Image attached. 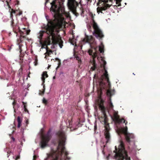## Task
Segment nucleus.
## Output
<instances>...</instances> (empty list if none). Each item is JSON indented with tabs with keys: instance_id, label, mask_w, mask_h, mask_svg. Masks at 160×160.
Wrapping results in <instances>:
<instances>
[{
	"instance_id": "f257e3e1",
	"label": "nucleus",
	"mask_w": 160,
	"mask_h": 160,
	"mask_svg": "<svg viewBox=\"0 0 160 160\" xmlns=\"http://www.w3.org/2000/svg\"><path fill=\"white\" fill-rule=\"evenodd\" d=\"M104 101L100 99L98 102V106L99 109L105 115L108 112L110 116L112 119L114 123L115 130L117 133L121 138L125 137L126 141L128 143V150H127L124 147V143L120 141L119 142L118 149L116 146L115 147V150L111 155L109 153L106 156V158L108 160L109 157H112L116 160H130V157L128 155V152L131 156L135 155L136 153V146L135 145L134 142V136L132 133H130L128 132V128L123 127L122 124L125 123V125L127 122L123 118L120 119L118 115V112L113 109V105L111 101V98H109L108 100L107 107H106L103 105Z\"/></svg>"
},
{
	"instance_id": "f03ea898",
	"label": "nucleus",
	"mask_w": 160,
	"mask_h": 160,
	"mask_svg": "<svg viewBox=\"0 0 160 160\" xmlns=\"http://www.w3.org/2000/svg\"><path fill=\"white\" fill-rule=\"evenodd\" d=\"M64 1V0H53L51 3V11L54 19H50L49 16L45 15L48 21L47 28L44 31H40L38 34V37L40 40L42 38L50 39V36L52 38L54 37L62 22L65 20L64 16L66 17L67 15L63 5Z\"/></svg>"
},
{
	"instance_id": "7ed1b4c3",
	"label": "nucleus",
	"mask_w": 160,
	"mask_h": 160,
	"mask_svg": "<svg viewBox=\"0 0 160 160\" xmlns=\"http://www.w3.org/2000/svg\"><path fill=\"white\" fill-rule=\"evenodd\" d=\"M58 139L57 142L52 141L56 146V150L52 149L51 151L47 153V157L44 160H70V158L67 156L69 154L66 151L64 146L66 139L65 133H57Z\"/></svg>"
},
{
	"instance_id": "20e7f679",
	"label": "nucleus",
	"mask_w": 160,
	"mask_h": 160,
	"mask_svg": "<svg viewBox=\"0 0 160 160\" xmlns=\"http://www.w3.org/2000/svg\"><path fill=\"white\" fill-rule=\"evenodd\" d=\"M100 58L101 59V65L102 67L103 68V70L104 71H102L104 72L102 74H100V75L101 76L102 78H105L106 82H105L102 79L98 82L99 87L101 92H102L103 90H105L107 96L109 97H111L113 94V92L114 90L112 91L110 89L111 84L108 78V72L105 67L107 62L104 60L102 57L101 56Z\"/></svg>"
},
{
	"instance_id": "39448f33",
	"label": "nucleus",
	"mask_w": 160,
	"mask_h": 160,
	"mask_svg": "<svg viewBox=\"0 0 160 160\" xmlns=\"http://www.w3.org/2000/svg\"><path fill=\"white\" fill-rule=\"evenodd\" d=\"M10 18L12 19L11 24L12 27L13 28V31L15 32V33H17L18 32L20 34V39L18 41V42H20L18 43V47L20 50V56L21 57H23L24 56V53L23 52H22V47L23 45L21 43L25 39H27L28 40H29L27 38H26V35L29 34L30 30H27L26 28H23L24 30V31H22L18 27V26H15L14 27V23L13 22L14 20L13 19V15L11 13L10 14Z\"/></svg>"
},
{
	"instance_id": "423d86ee",
	"label": "nucleus",
	"mask_w": 160,
	"mask_h": 160,
	"mask_svg": "<svg viewBox=\"0 0 160 160\" xmlns=\"http://www.w3.org/2000/svg\"><path fill=\"white\" fill-rule=\"evenodd\" d=\"M90 17L91 20L90 23L87 24L88 30L90 33H92L97 38L101 39L104 37V35L94 20V16L92 14L90 15Z\"/></svg>"
},
{
	"instance_id": "0eeeda50",
	"label": "nucleus",
	"mask_w": 160,
	"mask_h": 160,
	"mask_svg": "<svg viewBox=\"0 0 160 160\" xmlns=\"http://www.w3.org/2000/svg\"><path fill=\"white\" fill-rule=\"evenodd\" d=\"M43 128L41 129L42 131L40 135V139L41 140L40 142L41 147L42 148H44L48 146V142L50 140L51 138L50 133L51 131V129H50L48 132L47 133L44 135L42 132Z\"/></svg>"
},
{
	"instance_id": "6e6552de",
	"label": "nucleus",
	"mask_w": 160,
	"mask_h": 160,
	"mask_svg": "<svg viewBox=\"0 0 160 160\" xmlns=\"http://www.w3.org/2000/svg\"><path fill=\"white\" fill-rule=\"evenodd\" d=\"M81 0H68L67 5L68 8L76 17L78 15L76 11V9L78 3L82 4Z\"/></svg>"
},
{
	"instance_id": "1a4fd4ad",
	"label": "nucleus",
	"mask_w": 160,
	"mask_h": 160,
	"mask_svg": "<svg viewBox=\"0 0 160 160\" xmlns=\"http://www.w3.org/2000/svg\"><path fill=\"white\" fill-rule=\"evenodd\" d=\"M85 34V38L83 39L81 41V44H83L87 43L91 48H92L96 44V42L95 41L93 37L92 36H89L86 35V33Z\"/></svg>"
},
{
	"instance_id": "9d476101",
	"label": "nucleus",
	"mask_w": 160,
	"mask_h": 160,
	"mask_svg": "<svg viewBox=\"0 0 160 160\" xmlns=\"http://www.w3.org/2000/svg\"><path fill=\"white\" fill-rule=\"evenodd\" d=\"M104 135L105 139V143H107L110 139V135L109 132L110 128L109 124L106 122H104Z\"/></svg>"
},
{
	"instance_id": "9b49d317",
	"label": "nucleus",
	"mask_w": 160,
	"mask_h": 160,
	"mask_svg": "<svg viewBox=\"0 0 160 160\" xmlns=\"http://www.w3.org/2000/svg\"><path fill=\"white\" fill-rule=\"evenodd\" d=\"M68 122L69 123V126L70 128L71 131H72L74 130L77 129L78 127L80 126V124L79 123H76L72 124V121L68 120Z\"/></svg>"
},
{
	"instance_id": "f8f14e48",
	"label": "nucleus",
	"mask_w": 160,
	"mask_h": 160,
	"mask_svg": "<svg viewBox=\"0 0 160 160\" xmlns=\"http://www.w3.org/2000/svg\"><path fill=\"white\" fill-rule=\"evenodd\" d=\"M92 66L91 67L90 69V72L92 71L95 70L96 69H97V71L99 70L98 69V66L97 64L93 61L91 62Z\"/></svg>"
},
{
	"instance_id": "ddd939ff",
	"label": "nucleus",
	"mask_w": 160,
	"mask_h": 160,
	"mask_svg": "<svg viewBox=\"0 0 160 160\" xmlns=\"http://www.w3.org/2000/svg\"><path fill=\"white\" fill-rule=\"evenodd\" d=\"M100 43L98 48L99 50L100 53H102L104 52V46L102 42L100 41Z\"/></svg>"
},
{
	"instance_id": "4468645a",
	"label": "nucleus",
	"mask_w": 160,
	"mask_h": 160,
	"mask_svg": "<svg viewBox=\"0 0 160 160\" xmlns=\"http://www.w3.org/2000/svg\"><path fill=\"white\" fill-rule=\"evenodd\" d=\"M13 105V108L14 110V112H15L16 110H17L19 107L18 104L16 103L15 101L14 100L12 103Z\"/></svg>"
},
{
	"instance_id": "2eb2a0df",
	"label": "nucleus",
	"mask_w": 160,
	"mask_h": 160,
	"mask_svg": "<svg viewBox=\"0 0 160 160\" xmlns=\"http://www.w3.org/2000/svg\"><path fill=\"white\" fill-rule=\"evenodd\" d=\"M45 76H46V78H47L48 77V75L47 73V72H43L42 74V77L41 78L42 80L43 81V83H42V85L44 82V80L45 79Z\"/></svg>"
},
{
	"instance_id": "dca6fc26",
	"label": "nucleus",
	"mask_w": 160,
	"mask_h": 160,
	"mask_svg": "<svg viewBox=\"0 0 160 160\" xmlns=\"http://www.w3.org/2000/svg\"><path fill=\"white\" fill-rule=\"evenodd\" d=\"M17 121L18 122V127L19 128L21 126L22 119L20 118L19 116H18L17 118Z\"/></svg>"
},
{
	"instance_id": "f3484780",
	"label": "nucleus",
	"mask_w": 160,
	"mask_h": 160,
	"mask_svg": "<svg viewBox=\"0 0 160 160\" xmlns=\"http://www.w3.org/2000/svg\"><path fill=\"white\" fill-rule=\"evenodd\" d=\"M32 20L34 23L37 22L38 21V18L37 15L36 14H34L32 16Z\"/></svg>"
},
{
	"instance_id": "a211bd4d",
	"label": "nucleus",
	"mask_w": 160,
	"mask_h": 160,
	"mask_svg": "<svg viewBox=\"0 0 160 160\" xmlns=\"http://www.w3.org/2000/svg\"><path fill=\"white\" fill-rule=\"evenodd\" d=\"M102 142L103 144V145H101V147L102 148V152L103 154L105 156V153L104 152V148L105 147L106 145H105L104 144L105 143L103 141H102Z\"/></svg>"
},
{
	"instance_id": "6ab92c4d",
	"label": "nucleus",
	"mask_w": 160,
	"mask_h": 160,
	"mask_svg": "<svg viewBox=\"0 0 160 160\" xmlns=\"http://www.w3.org/2000/svg\"><path fill=\"white\" fill-rule=\"evenodd\" d=\"M4 151L5 152H7L8 157L10 155V154L12 153V152L11 151H9V149L7 148H6L4 149Z\"/></svg>"
},
{
	"instance_id": "aec40b11",
	"label": "nucleus",
	"mask_w": 160,
	"mask_h": 160,
	"mask_svg": "<svg viewBox=\"0 0 160 160\" xmlns=\"http://www.w3.org/2000/svg\"><path fill=\"white\" fill-rule=\"evenodd\" d=\"M25 138L23 136H22V137L19 139V141L20 142V144L22 146L23 145V142H25Z\"/></svg>"
},
{
	"instance_id": "412c9836",
	"label": "nucleus",
	"mask_w": 160,
	"mask_h": 160,
	"mask_svg": "<svg viewBox=\"0 0 160 160\" xmlns=\"http://www.w3.org/2000/svg\"><path fill=\"white\" fill-rule=\"evenodd\" d=\"M82 46H77L76 45H75L74 47V52L76 51L75 50L77 49V48H78L79 50H81L82 49Z\"/></svg>"
},
{
	"instance_id": "4be33fe9",
	"label": "nucleus",
	"mask_w": 160,
	"mask_h": 160,
	"mask_svg": "<svg viewBox=\"0 0 160 160\" xmlns=\"http://www.w3.org/2000/svg\"><path fill=\"white\" fill-rule=\"evenodd\" d=\"M86 3L85 4V5H90L92 2V0H85Z\"/></svg>"
},
{
	"instance_id": "5701e85b",
	"label": "nucleus",
	"mask_w": 160,
	"mask_h": 160,
	"mask_svg": "<svg viewBox=\"0 0 160 160\" xmlns=\"http://www.w3.org/2000/svg\"><path fill=\"white\" fill-rule=\"evenodd\" d=\"M58 42H62V43L60 42L59 44V46L60 48H62L63 46V45H62V41L61 39H59L58 40Z\"/></svg>"
},
{
	"instance_id": "b1692460",
	"label": "nucleus",
	"mask_w": 160,
	"mask_h": 160,
	"mask_svg": "<svg viewBox=\"0 0 160 160\" xmlns=\"http://www.w3.org/2000/svg\"><path fill=\"white\" fill-rule=\"evenodd\" d=\"M75 57L76 58V59L79 62H81V58L79 57L78 56H76Z\"/></svg>"
},
{
	"instance_id": "393cba45",
	"label": "nucleus",
	"mask_w": 160,
	"mask_h": 160,
	"mask_svg": "<svg viewBox=\"0 0 160 160\" xmlns=\"http://www.w3.org/2000/svg\"><path fill=\"white\" fill-rule=\"evenodd\" d=\"M114 1H116V4L117 5L118 4V6H120L121 4H119V3L122 0H114Z\"/></svg>"
},
{
	"instance_id": "a878e982",
	"label": "nucleus",
	"mask_w": 160,
	"mask_h": 160,
	"mask_svg": "<svg viewBox=\"0 0 160 160\" xmlns=\"http://www.w3.org/2000/svg\"><path fill=\"white\" fill-rule=\"evenodd\" d=\"M7 87H9V86H13V84L12 82H9L8 83L7 86ZM12 88H13V87H12Z\"/></svg>"
},
{
	"instance_id": "bb28decb",
	"label": "nucleus",
	"mask_w": 160,
	"mask_h": 160,
	"mask_svg": "<svg viewBox=\"0 0 160 160\" xmlns=\"http://www.w3.org/2000/svg\"><path fill=\"white\" fill-rule=\"evenodd\" d=\"M34 64L35 66H36L38 64V61L37 60H35L34 62Z\"/></svg>"
},
{
	"instance_id": "cd10ccee",
	"label": "nucleus",
	"mask_w": 160,
	"mask_h": 160,
	"mask_svg": "<svg viewBox=\"0 0 160 160\" xmlns=\"http://www.w3.org/2000/svg\"><path fill=\"white\" fill-rule=\"evenodd\" d=\"M42 101H43V102L44 103H46L47 102V101L44 98L42 100Z\"/></svg>"
},
{
	"instance_id": "c85d7f7f",
	"label": "nucleus",
	"mask_w": 160,
	"mask_h": 160,
	"mask_svg": "<svg viewBox=\"0 0 160 160\" xmlns=\"http://www.w3.org/2000/svg\"><path fill=\"white\" fill-rule=\"evenodd\" d=\"M97 128V125H96V124H95L94 126V131H95L96 130Z\"/></svg>"
},
{
	"instance_id": "c756f323",
	"label": "nucleus",
	"mask_w": 160,
	"mask_h": 160,
	"mask_svg": "<svg viewBox=\"0 0 160 160\" xmlns=\"http://www.w3.org/2000/svg\"><path fill=\"white\" fill-rule=\"evenodd\" d=\"M28 124V120H26V126H27Z\"/></svg>"
},
{
	"instance_id": "7c9ffc66",
	"label": "nucleus",
	"mask_w": 160,
	"mask_h": 160,
	"mask_svg": "<svg viewBox=\"0 0 160 160\" xmlns=\"http://www.w3.org/2000/svg\"><path fill=\"white\" fill-rule=\"evenodd\" d=\"M36 158V156L35 155H34L33 157V160H35V159Z\"/></svg>"
},
{
	"instance_id": "2f4dec72",
	"label": "nucleus",
	"mask_w": 160,
	"mask_h": 160,
	"mask_svg": "<svg viewBox=\"0 0 160 160\" xmlns=\"http://www.w3.org/2000/svg\"><path fill=\"white\" fill-rule=\"evenodd\" d=\"M48 0H46V2H45V6H46V3H47L48 2Z\"/></svg>"
},
{
	"instance_id": "473e14b6",
	"label": "nucleus",
	"mask_w": 160,
	"mask_h": 160,
	"mask_svg": "<svg viewBox=\"0 0 160 160\" xmlns=\"http://www.w3.org/2000/svg\"><path fill=\"white\" fill-rule=\"evenodd\" d=\"M11 138L13 142H14L15 141V138L13 137H12Z\"/></svg>"
},
{
	"instance_id": "72a5a7b5",
	"label": "nucleus",
	"mask_w": 160,
	"mask_h": 160,
	"mask_svg": "<svg viewBox=\"0 0 160 160\" xmlns=\"http://www.w3.org/2000/svg\"><path fill=\"white\" fill-rule=\"evenodd\" d=\"M56 60H58L59 61H60V60H59L58 58H56Z\"/></svg>"
},
{
	"instance_id": "f704fd0d",
	"label": "nucleus",
	"mask_w": 160,
	"mask_h": 160,
	"mask_svg": "<svg viewBox=\"0 0 160 160\" xmlns=\"http://www.w3.org/2000/svg\"><path fill=\"white\" fill-rule=\"evenodd\" d=\"M43 88H44L43 92H44V91H45V88H44V85H43Z\"/></svg>"
},
{
	"instance_id": "c9c22d12",
	"label": "nucleus",
	"mask_w": 160,
	"mask_h": 160,
	"mask_svg": "<svg viewBox=\"0 0 160 160\" xmlns=\"http://www.w3.org/2000/svg\"><path fill=\"white\" fill-rule=\"evenodd\" d=\"M135 160H140L138 158H136Z\"/></svg>"
},
{
	"instance_id": "e433bc0d",
	"label": "nucleus",
	"mask_w": 160,
	"mask_h": 160,
	"mask_svg": "<svg viewBox=\"0 0 160 160\" xmlns=\"http://www.w3.org/2000/svg\"><path fill=\"white\" fill-rule=\"evenodd\" d=\"M71 44L73 45H74V43L72 42H71Z\"/></svg>"
},
{
	"instance_id": "4c0bfd02",
	"label": "nucleus",
	"mask_w": 160,
	"mask_h": 160,
	"mask_svg": "<svg viewBox=\"0 0 160 160\" xmlns=\"http://www.w3.org/2000/svg\"><path fill=\"white\" fill-rule=\"evenodd\" d=\"M55 78V76H54L53 77V79H54Z\"/></svg>"
},
{
	"instance_id": "58836bf2",
	"label": "nucleus",
	"mask_w": 160,
	"mask_h": 160,
	"mask_svg": "<svg viewBox=\"0 0 160 160\" xmlns=\"http://www.w3.org/2000/svg\"><path fill=\"white\" fill-rule=\"evenodd\" d=\"M97 75L96 74H95L94 75V77H95Z\"/></svg>"
},
{
	"instance_id": "ea45409f",
	"label": "nucleus",
	"mask_w": 160,
	"mask_h": 160,
	"mask_svg": "<svg viewBox=\"0 0 160 160\" xmlns=\"http://www.w3.org/2000/svg\"><path fill=\"white\" fill-rule=\"evenodd\" d=\"M11 49V48H9L8 49V50L10 51V50Z\"/></svg>"
},
{
	"instance_id": "a19ab883",
	"label": "nucleus",
	"mask_w": 160,
	"mask_h": 160,
	"mask_svg": "<svg viewBox=\"0 0 160 160\" xmlns=\"http://www.w3.org/2000/svg\"><path fill=\"white\" fill-rule=\"evenodd\" d=\"M25 53L27 54V51H25Z\"/></svg>"
},
{
	"instance_id": "79ce46f5",
	"label": "nucleus",
	"mask_w": 160,
	"mask_h": 160,
	"mask_svg": "<svg viewBox=\"0 0 160 160\" xmlns=\"http://www.w3.org/2000/svg\"><path fill=\"white\" fill-rule=\"evenodd\" d=\"M23 107H24V108L25 109V105H24V106H23Z\"/></svg>"
},
{
	"instance_id": "37998d69",
	"label": "nucleus",
	"mask_w": 160,
	"mask_h": 160,
	"mask_svg": "<svg viewBox=\"0 0 160 160\" xmlns=\"http://www.w3.org/2000/svg\"><path fill=\"white\" fill-rule=\"evenodd\" d=\"M22 14V12L20 13H19V15H20L21 14Z\"/></svg>"
},
{
	"instance_id": "c03bdc74",
	"label": "nucleus",
	"mask_w": 160,
	"mask_h": 160,
	"mask_svg": "<svg viewBox=\"0 0 160 160\" xmlns=\"http://www.w3.org/2000/svg\"><path fill=\"white\" fill-rule=\"evenodd\" d=\"M82 13H83V12H82V13H81V15H82Z\"/></svg>"
},
{
	"instance_id": "a18cd8bd",
	"label": "nucleus",
	"mask_w": 160,
	"mask_h": 160,
	"mask_svg": "<svg viewBox=\"0 0 160 160\" xmlns=\"http://www.w3.org/2000/svg\"><path fill=\"white\" fill-rule=\"evenodd\" d=\"M133 74L135 75V74H134V73H133Z\"/></svg>"
},
{
	"instance_id": "49530a36",
	"label": "nucleus",
	"mask_w": 160,
	"mask_h": 160,
	"mask_svg": "<svg viewBox=\"0 0 160 160\" xmlns=\"http://www.w3.org/2000/svg\"><path fill=\"white\" fill-rule=\"evenodd\" d=\"M125 4L126 5V3H125Z\"/></svg>"
},
{
	"instance_id": "de8ad7c7",
	"label": "nucleus",
	"mask_w": 160,
	"mask_h": 160,
	"mask_svg": "<svg viewBox=\"0 0 160 160\" xmlns=\"http://www.w3.org/2000/svg\"><path fill=\"white\" fill-rule=\"evenodd\" d=\"M97 57V55H96V57Z\"/></svg>"
},
{
	"instance_id": "09e8293b",
	"label": "nucleus",
	"mask_w": 160,
	"mask_h": 160,
	"mask_svg": "<svg viewBox=\"0 0 160 160\" xmlns=\"http://www.w3.org/2000/svg\"><path fill=\"white\" fill-rule=\"evenodd\" d=\"M97 57V55H96V57Z\"/></svg>"
},
{
	"instance_id": "8fccbe9b",
	"label": "nucleus",
	"mask_w": 160,
	"mask_h": 160,
	"mask_svg": "<svg viewBox=\"0 0 160 160\" xmlns=\"http://www.w3.org/2000/svg\"><path fill=\"white\" fill-rule=\"evenodd\" d=\"M97 57V55H96V57Z\"/></svg>"
}]
</instances>
